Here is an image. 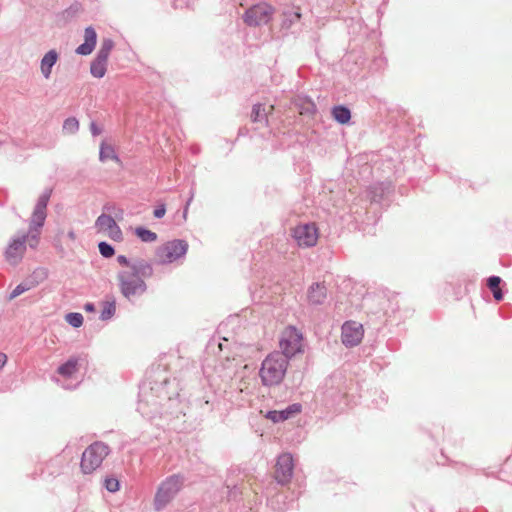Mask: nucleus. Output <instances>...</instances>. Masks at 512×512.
Wrapping results in <instances>:
<instances>
[{
  "label": "nucleus",
  "mask_w": 512,
  "mask_h": 512,
  "mask_svg": "<svg viewBox=\"0 0 512 512\" xmlns=\"http://www.w3.org/2000/svg\"><path fill=\"white\" fill-rule=\"evenodd\" d=\"M137 410L149 420L163 413L162 400L167 398L165 386H140Z\"/></svg>",
  "instance_id": "f257e3e1"
},
{
  "label": "nucleus",
  "mask_w": 512,
  "mask_h": 512,
  "mask_svg": "<svg viewBox=\"0 0 512 512\" xmlns=\"http://www.w3.org/2000/svg\"><path fill=\"white\" fill-rule=\"evenodd\" d=\"M51 197V190H45L38 198L30 218L29 229L26 233L29 236V247L35 249L39 243L41 228L44 226L47 217V205Z\"/></svg>",
  "instance_id": "f03ea898"
},
{
  "label": "nucleus",
  "mask_w": 512,
  "mask_h": 512,
  "mask_svg": "<svg viewBox=\"0 0 512 512\" xmlns=\"http://www.w3.org/2000/svg\"><path fill=\"white\" fill-rule=\"evenodd\" d=\"M287 356L280 352L268 355L262 363L260 376L262 384H280L287 370Z\"/></svg>",
  "instance_id": "7ed1b4c3"
},
{
  "label": "nucleus",
  "mask_w": 512,
  "mask_h": 512,
  "mask_svg": "<svg viewBox=\"0 0 512 512\" xmlns=\"http://www.w3.org/2000/svg\"><path fill=\"white\" fill-rule=\"evenodd\" d=\"M184 480L181 474H173L161 482L154 497L155 510L164 509L174 499L181 490Z\"/></svg>",
  "instance_id": "20e7f679"
},
{
  "label": "nucleus",
  "mask_w": 512,
  "mask_h": 512,
  "mask_svg": "<svg viewBox=\"0 0 512 512\" xmlns=\"http://www.w3.org/2000/svg\"><path fill=\"white\" fill-rule=\"evenodd\" d=\"M110 453V448L107 444L101 441H96L89 445L82 453L80 467L84 474H89L95 471L102 464L103 460Z\"/></svg>",
  "instance_id": "39448f33"
},
{
  "label": "nucleus",
  "mask_w": 512,
  "mask_h": 512,
  "mask_svg": "<svg viewBox=\"0 0 512 512\" xmlns=\"http://www.w3.org/2000/svg\"><path fill=\"white\" fill-rule=\"evenodd\" d=\"M117 280L121 294L130 301L143 295L147 290L145 281L128 270L118 272Z\"/></svg>",
  "instance_id": "423d86ee"
},
{
  "label": "nucleus",
  "mask_w": 512,
  "mask_h": 512,
  "mask_svg": "<svg viewBox=\"0 0 512 512\" xmlns=\"http://www.w3.org/2000/svg\"><path fill=\"white\" fill-rule=\"evenodd\" d=\"M188 251V243L182 239H174L159 246L155 252L156 262L161 265L170 264L184 258Z\"/></svg>",
  "instance_id": "0eeeda50"
},
{
  "label": "nucleus",
  "mask_w": 512,
  "mask_h": 512,
  "mask_svg": "<svg viewBox=\"0 0 512 512\" xmlns=\"http://www.w3.org/2000/svg\"><path fill=\"white\" fill-rule=\"evenodd\" d=\"M275 13L274 7L268 3L253 5L243 15V20L248 26H261L270 22Z\"/></svg>",
  "instance_id": "6e6552de"
},
{
  "label": "nucleus",
  "mask_w": 512,
  "mask_h": 512,
  "mask_svg": "<svg viewBox=\"0 0 512 512\" xmlns=\"http://www.w3.org/2000/svg\"><path fill=\"white\" fill-rule=\"evenodd\" d=\"M27 243L29 236L26 233L12 237L4 253L6 261L13 266L19 264L26 252Z\"/></svg>",
  "instance_id": "1a4fd4ad"
},
{
  "label": "nucleus",
  "mask_w": 512,
  "mask_h": 512,
  "mask_svg": "<svg viewBox=\"0 0 512 512\" xmlns=\"http://www.w3.org/2000/svg\"><path fill=\"white\" fill-rule=\"evenodd\" d=\"M294 460L290 453H282L277 457L274 478L281 485H287L293 476Z\"/></svg>",
  "instance_id": "9d476101"
},
{
  "label": "nucleus",
  "mask_w": 512,
  "mask_h": 512,
  "mask_svg": "<svg viewBox=\"0 0 512 512\" xmlns=\"http://www.w3.org/2000/svg\"><path fill=\"white\" fill-rule=\"evenodd\" d=\"M280 347L282 349L281 353L287 356V359L294 356L296 353L301 351V333L294 327L287 328L280 340Z\"/></svg>",
  "instance_id": "9b49d317"
},
{
  "label": "nucleus",
  "mask_w": 512,
  "mask_h": 512,
  "mask_svg": "<svg viewBox=\"0 0 512 512\" xmlns=\"http://www.w3.org/2000/svg\"><path fill=\"white\" fill-rule=\"evenodd\" d=\"M293 237L300 247H313L318 240V229L314 223H306L293 229Z\"/></svg>",
  "instance_id": "f8f14e48"
},
{
  "label": "nucleus",
  "mask_w": 512,
  "mask_h": 512,
  "mask_svg": "<svg viewBox=\"0 0 512 512\" xmlns=\"http://www.w3.org/2000/svg\"><path fill=\"white\" fill-rule=\"evenodd\" d=\"M364 335L362 324L356 321H347L342 326L341 338L346 347L357 346Z\"/></svg>",
  "instance_id": "ddd939ff"
},
{
  "label": "nucleus",
  "mask_w": 512,
  "mask_h": 512,
  "mask_svg": "<svg viewBox=\"0 0 512 512\" xmlns=\"http://www.w3.org/2000/svg\"><path fill=\"white\" fill-rule=\"evenodd\" d=\"M95 228L98 232L106 233L113 240L122 239V231L114 218L110 215L102 213L95 221Z\"/></svg>",
  "instance_id": "4468645a"
},
{
  "label": "nucleus",
  "mask_w": 512,
  "mask_h": 512,
  "mask_svg": "<svg viewBox=\"0 0 512 512\" xmlns=\"http://www.w3.org/2000/svg\"><path fill=\"white\" fill-rule=\"evenodd\" d=\"M47 278V272L45 269L39 268L36 269L28 279L24 282L20 283L15 287V289L10 293L8 300H13L16 297L20 296L24 292L36 287L42 281Z\"/></svg>",
  "instance_id": "2eb2a0df"
},
{
  "label": "nucleus",
  "mask_w": 512,
  "mask_h": 512,
  "mask_svg": "<svg viewBox=\"0 0 512 512\" xmlns=\"http://www.w3.org/2000/svg\"><path fill=\"white\" fill-rule=\"evenodd\" d=\"M301 409L302 405L300 403H293L280 411L270 410L266 413L265 417L271 420L273 423H279L288 420L292 416L300 413Z\"/></svg>",
  "instance_id": "dca6fc26"
},
{
  "label": "nucleus",
  "mask_w": 512,
  "mask_h": 512,
  "mask_svg": "<svg viewBox=\"0 0 512 512\" xmlns=\"http://www.w3.org/2000/svg\"><path fill=\"white\" fill-rule=\"evenodd\" d=\"M97 41V34L93 27L89 26L84 32V43L76 48V53L79 55H89L95 48Z\"/></svg>",
  "instance_id": "f3484780"
},
{
  "label": "nucleus",
  "mask_w": 512,
  "mask_h": 512,
  "mask_svg": "<svg viewBox=\"0 0 512 512\" xmlns=\"http://www.w3.org/2000/svg\"><path fill=\"white\" fill-rule=\"evenodd\" d=\"M307 298L312 305L323 304L327 298L326 287L320 283L312 284L308 289Z\"/></svg>",
  "instance_id": "a211bd4d"
},
{
  "label": "nucleus",
  "mask_w": 512,
  "mask_h": 512,
  "mask_svg": "<svg viewBox=\"0 0 512 512\" xmlns=\"http://www.w3.org/2000/svg\"><path fill=\"white\" fill-rule=\"evenodd\" d=\"M59 54L55 49L49 50L41 59L40 70L45 79H49L52 73V68L58 61Z\"/></svg>",
  "instance_id": "6ab92c4d"
},
{
  "label": "nucleus",
  "mask_w": 512,
  "mask_h": 512,
  "mask_svg": "<svg viewBox=\"0 0 512 512\" xmlns=\"http://www.w3.org/2000/svg\"><path fill=\"white\" fill-rule=\"evenodd\" d=\"M99 160L102 163L108 160H113L117 164L122 165V161L117 155L114 146L112 144L107 143V141L105 140H103L100 143Z\"/></svg>",
  "instance_id": "aec40b11"
},
{
  "label": "nucleus",
  "mask_w": 512,
  "mask_h": 512,
  "mask_svg": "<svg viewBox=\"0 0 512 512\" xmlns=\"http://www.w3.org/2000/svg\"><path fill=\"white\" fill-rule=\"evenodd\" d=\"M295 106L301 115H313L317 108L311 98L307 96H298L295 99Z\"/></svg>",
  "instance_id": "412c9836"
},
{
  "label": "nucleus",
  "mask_w": 512,
  "mask_h": 512,
  "mask_svg": "<svg viewBox=\"0 0 512 512\" xmlns=\"http://www.w3.org/2000/svg\"><path fill=\"white\" fill-rule=\"evenodd\" d=\"M129 271L131 273H135L143 280L145 278H150L154 272L152 265L144 260H138L131 264V269Z\"/></svg>",
  "instance_id": "4be33fe9"
},
{
  "label": "nucleus",
  "mask_w": 512,
  "mask_h": 512,
  "mask_svg": "<svg viewBox=\"0 0 512 512\" xmlns=\"http://www.w3.org/2000/svg\"><path fill=\"white\" fill-rule=\"evenodd\" d=\"M301 14L299 9H288L285 10L282 14V23L281 28L284 30H289L292 26L300 21Z\"/></svg>",
  "instance_id": "5701e85b"
},
{
  "label": "nucleus",
  "mask_w": 512,
  "mask_h": 512,
  "mask_svg": "<svg viewBox=\"0 0 512 512\" xmlns=\"http://www.w3.org/2000/svg\"><path fill=\"white\" fill-rule=\"evenodd\" d=\"M79 359L77 357H70L65 363L58 367V373L65 377L73 375L78 368Z\"/></svg>",
  "instance_id": "b1692460"
},
{
  "label": "nucleus",
  "mask_w": 512,
  "mask_h": 512,
  "mask_svg": "<svg viewBox=\"0 0 512 512\" xmlns=\"http://www.w3.org/2000/svg\"><path fill=\"white\" fill-rule=\"evenodd\" d=\"M332 116L338 123L346 124L351 118V112L347 107L338 105L332 109Z\"/></svg>",
  "instance_id": "393cba45"
},
{
  "label": "nucleus",
  "mask_w": 512,
  "mask_h": 512,
  "mask_svg": "<svg viewBox=\"0 0 512 512\" xmlns=\"http://www.w3.org/2000/svg\"><path fill=\"white\" fill-rule=\"evenodd\" d=\"M107 62L106 60L95 57L90 66L91 74L96 78L104 77L107 70Z\"/></svg>",
  "instance_id": "a878e982"
},
{
  "label": "nucleus",
  "mask_w": 512,
  "mask_h": 512,
  "mask_svg": "<svg viewBox=\"0 0 512 512\" xmlns=\"http://www.w3.org/2000/svg\"><path fill=\"white\" fill-rule=\"evenodd\" d=\"M114 47V42L110 38L103 39L96 57L108 61L109 55Z\"/></svg>",
  "instance_id": "bb28decb"
},
{
  "label": "nucleus",
  "mask_w": 512,
  "mask_h": 512,
  "mask_svg": "<svg viewBox=\"0 0 512 512\" xmlns=\"http://www.w3.org/2000/svg\"><path fill=\"white\" fill-rule=\"evenodd\" d=\"M135 235L145 243H152L157 240V234L144 227H137L135 229Z\"/></svg>",
  "instance_id": "cd10ccee"
},
{
  "label": "nucleus",
  "mask_w": 512,
  "mask_h": 512,
  "mask_svg": "<svg viewBox=\"0 0 512 512\" xmlns=\"http://www.w3.org/2000/svg\"><path fill=\"white\" fill-rule=\"evenodd\" d=\"M62 128L66 134H75L79 130V121L75 117H69L64 120Z\"/></svg>",
  "instance_id": "c85d7f7f"
},
{
  "label": "nucleus",
  "mask_w": 512,
  "mask_h": 512,
  "mask_svg": "<svg viewBox=\"0 0 512 512\" xmlns=\"http://www.w3.org/2000/svg\"><path fill=\"white\" fill-rule=\"evenodd\" d=\"M371 396H378V399H373L376 408H381L387 402L384 392L379 387L374 386L368 390Z\"/></svg>",
  "instance_id": "c756f323"
},
{
  "label": "nucleus",
  "mask_w": 512,
  "mask_h": 512,
  "mask_svg": "<svg viewBox=\"0 0 512 512\" xmlns=\"http://www.w3.org/2000/svg\"><path fill=\"white\" fill-rule=\"evenodd\" d=\"M116 311L115 301H107L103 304V309L100 314V319L103 321L109 320Z\"/></svg>",
  "instance_id": "7c9ffc66"
},
{
  "label": "nucleus",
  "mask_w": 512,
  "mask_h": 512,
  "mask_svg": "<svg viewBox=\"0 0 512 512\" xmlns=\"http://www.w3.org/2000/svg\"><path fill=\"white\" fill-rule=\"evenodd\" d=\"M251 119L253 122L266 121L265 108L262 104H255L252 108Z\"/></svg>",
  "instance_id": "2f4dec72"
},
{
  "label": "nucleus",
  "mask_w": 512,
  "mask_h": 512,
  "mask_svg": "<svg viewBox=\"0 0 512 512\" xmlns=\"http://www.w3.org/2000/svg\"><path fill=\"white\" fill-rule=\"evenodd\" d=\"M229 363V367H224L223 365L216 368V373L218 374L219 380L224 382L227 381L228 378L231 377V372L233 370V364L231 361H227Z\"/></svg>",
  "instance_id": "473e14b6"
},
{
  "label": "nucleus",
  "mask_w": 512,
  "mask_h": 512,
  "mask_svg": "<svg viewBox=\"0 0 512 512\" xmlns=\"http://www.w3.org/2000/svg\"><path fill=\"white\" fill-rule=\"evenodd\" d=\"M66 321L74 328H78L83 324V316L81 313L71 312L66 315Z\"/></svg>",
  "instance_id": "72a5a7b5"
},
{
  "label": "nucleus",
  "mask_w": 512,
  "mask_h": 512,
  "mask_svg": "<svg viewBox=\"0 0 512 512\" xmlns=\"http://www.w3.org/2000/svg\"><path fill=\"white\" fill-rule=\"evenodd\" d=\"M104 487L107 491L115 493L120 489L119 480L115 477L108 476L104 479Z\"/></svg>",
  "instance_id": "f704fd0d"
},
{
  "label": "nucleus",
  "mask_w": 512,
  "mask_h": 512,
  "mask_svg": "<svg viewBox=\"0 0 512 512\" xmlns=\"http://www.w3.org/2000/svg\"><path fill=\"white\" fill-rule=\"evenodd\" d=\"M100 254L105 258H110L114 255L115 250L112 245L107 242H100L98 245Z\"/></svg>",
  "instance_id": "c9c22d12"
},
{
  "label": "nucleus",
  "mask_w": 512,
  "mask_h": 512,
  "mask_svg": "<svg viewBox=\"0 0 512 512\" xmlns=\"http://www.w3.org/2000/svg\"><path fill=\"white\" fill-rule=\"evenodd\" d=\"M501 278L498 276H491L487 280V285L491 291L499 289Z\"/></svg>",
  "instance_id": "e433bc0d"
},
{
  "label": "nucleus",
  "mask_w": 512,
  "mask_h": 512,
  "mask_svg": "<svg viewBox=\"0 0 512 512\" xmlns=\"http://www.w3.org/2000/svg\"><path fill=\"white\" fill-rule=\"evenodd\" d=\"M226 487L228 488V499L236 500L241 493L239 488L236 485H234L233 487L227 485Z\"/></svg>",
  "instance_id": "4c0bfd02"
},
{
  "label": "nucleus",
  "mask_w": 512,
  "mask_h": 512,
  "mask_svg": "<svg viewBox=\"0 0 512 512\" xmlns=\"http://www.w3.org/2000/svg\"><path fill=\"white\" fill-rule=\"evenodd\" d=\"M90 132L93 136H98L103 132V127L97 124L95 121L90 123Z\"/></svg>",
  "instance_id": "58836bf2"
},
{
  "label": "nucleus",
  "mask_w": 512,
  "mask_h": 512,
  "mask_svg": "<svg viewBox=\"0 0 512 512\" xmlns=\"http://www.w3.org/2000/svg\"><path fill=\"white\" fill-rule=\"evenodd\" d=\"M166 213V207L164 204L158 205L153 212L154 217L156 218H162Z\"/></svg>",
  "instance_id": "ea45409f"
},
{
  "label": "nucleus",
  "mask_w": 512,
  "mask_h": 512,
  "mask_svg": "<svg viewBox=\"0 0 512 512\" xmlns=\"http://www.w3.org/2000/svg\"><path fill=\"white\" fill-rule=\"evenodd\" d=\"M117 261H118V263H119L120 265H123V266H130V267H131V265H130V262H129L128 258H127L126 256H124V255H118V257H117Z\"/></svg>",
  "instance_id": "a19ab883"
},
{
  "label": "nucleus",
  "mask_w": 512,
  "mask_h": 512,
  "mask_svg": "<svg viewBox=\"0 0 512 512\" xmlns=\"http://www.w3.org/2000/svg\"><path fill=\"white\" fill-rule=\"evenodd\" d=\"M492 293H493L494 298H495L497 301H500V300H502V299H503V294H502V292H501L500 288H499V289H495V290H493V291H492Z\"/></svg>",
  "instance_id": "79ce46f5"
},
{
  "label": "nucleus",
  "mask_w": 512,
  "mask_h": 512,
  "mask_svg": "<svg viewBox=\"0 0 512 512\" xmlns=\"http://www.w3.org/2000/svg\"><path fill=\"white\" fill-rule=\"evenodd\" d=\"M193 197H194V191H193V190H191V195H190L189 199L187 200V202H186V206H185V209H184V216H186V213H187V210H188V206H189V205H190V203L192 202Z\"/></svg>",
  "instance_id": "37998d69"
},
{
  "label": "nucleus",
  "mask_w": 512,
  "mask_h": 512,
  "mask_svg": "<svg viewBox=\"0 0 512 512\" xmlns=\"http://www.w3.org/2000/svg\"><path fill=\"white\" fill-rule=\"evenodd\" d=\"M7 362V355L5 353H0V368H2Z\"/></svg>",
  "instance_id": "c03bdc74"
},
{
  "label": "nucleus",
  "mask_w": 512,
  "mask_h": 512,
  "mask_svg": "<svg viewBox=\"0 0 512 512\" xmlns=\"http://www.w3.org/2000/svg\"><path fill=\"white\" fill-rule=\"evenodd\" d=\"M204 373L207 375V378L209 381H215L216 379H214L212 377V375L210 374V372L208 371V367H204Z\"/></svg>",
  "instance_id": "a18cd8bd"
},
{
  "label": "nucleus",
  "mask_w": 512,
  "mask_h": 512,
  "mask_svg": "<svg viewBox=\"0 0 512 512\" xmlns=\"http://www.w3.org/2000/svg\"><path fill=\"white\" fill-rule=\"evenodd\" d=\"M68 238L72 241H74L76 239V234L73 230H70L67 234Z\"/></svg>",
  "instance_id": "49530a36"
},
{
  "label": "nucleus",
  "mask_w": 512,
  "mask_h": 512,
  "mask_svg": "<svg viewBox=\"0 0 512 512\" xmlns=\"http://www.w3.org/2000/svg\"><path fill=\"white\" fill-rule=\"evenodd\" d=\"M85 310L86 311H94V304L93 303H86L85 304Z\"/></svg>",
  "instance_id": "de8ad7c7"
},
{
  "label": "nucleus",
  "mask_w": 512,
  "mask_h": 512,
  "mask_svg": "<svg viewBox=\"0 0 512 512\" xmlns=\"http://www.w3.org/2000/svg\"><path fill=\"white\" fill-rule=\"evenodd\" d=\"M162 384H168V380L165 379Z\"/></svg>",
  "instance_id": "09e8293b"
},
{
  "label": "nucleus",
  "mask_w": 512,
  "mask_h": 512,
  "mask_svg": "<svg viewBox=\"0 0 512 512\" xmlns=\"http://www.w3.org/2000/svg\"><path fill=\"white\" fill-rule=\"evenodd\" d=\"M68 388H76V385L73 386H67Z\"/></svg>",
  "instance_id": "8fccbe9b"
}]
</instances>
